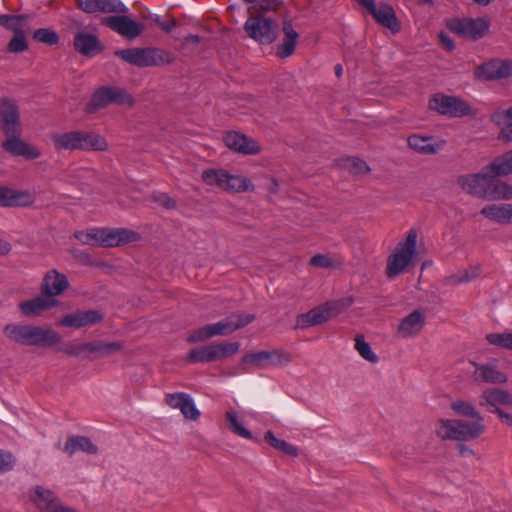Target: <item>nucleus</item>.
Wrapping results in <instances>:
<instances>
[{
    "label": "nucleus",
    "instance_id": "f257e3e1",
    "mask_svg": "<svg viewBox=\"0 0 512 512\" xmlns=\"http://www.w3.org/2000/svg\"><path fill=\"white\" fill-rule=\"evenodd\" d=\"M458 184L464 192L481 199H512V186L500 180L489 165L478 173L460 176Z\"/></svg>",
    "mask_w": 512,
    "mask_h": 512
},
{
    "label": "nucleus",
    "instance_id": "f03ea898",
    "mask_svg": "<svg viewBox=\"0 0 512 512\" xmlns=\"http://www.w3.org/2000/svg\"><path fill=\"white\" fill-rule=\"evenodd\" d=\"M3 332L10 341L24 346L47 347L57 344L61 339L51 328L30 324H7Z\"/></svg>",
    "mask_w": 512,
    "mask_h": 512
},
{
    "label": "nucleus",
    "instance_id": "7ed1b4c3",
    "mask_svg": "<svg viewBox=\"0 0 512 512\" xmlns=\"http://www.w3.org/2000/svg\"><path fill=\"white\" fill-rule=\"evenodd\" d=\"M485 430L484 419H440L436 424V434L443 440L472 441L479 438Z\"/></svg>",
    "mask_w": 512,
    "mask_h": 512
},
{
    "label": "nucleus",
    "instance_id": "20e7f679",
    "mask_svg": "<svg viewBox=\"0 0 512 512\" xmlns=\"http://www.w3.org/2000/svg\"><path fill=\"white\" fill-rule=\"evenodd\" d=\"M255 319L254 314L240 313L231 314L228 317L212 324L204 325L189 334L187 337L188 343H197L208 340L215 336H225L241 329Z\"/></svg>",
    "mask_w": 512,
    "mask_h": 512
},
{
    "label": "nucleus",
    "instance_id": "39448f33",
    "mask_svg": "<svg viewBox=\"0 0 512 512\" xmlns=\"http://www.w3.org/2000/svg\"><path fill=\"white\" fill-rule=\"evenodd\" d=\"M353 303L352 297L338 300L327 301L318 305L306 313L299 314L296 317V328L308 329L313 326L321 325L330 319L338 316L349 308Z\"/></svg>",
    "mask_w": 512,
    "mask_h": 512
},
{
    "label": "nucleus",
    "instance_id": "423d86ee",
    "mask_svg": "<svg viewBox=\"0 0 512 512\" xmlns=\"http://www.w3.org/2000/svg\"><path fill=\"white\" fill-rule=\"evenodd\" d=\"M418 234L415 229H410L404 241H401L395 247L394 252L387 259L386 275L388 278H394L407 271L413 264V258L416 255Z\"/></svg>",
    "mask_w": 512,
    "mask_h": 512
},
{
    "label": "nucleus",
    "instance_id": "0eeeda50",
    "mask_svg": "<svg viewBox=\"0 0 512 512\" xmlns=\"http://www.w3.org/2000/svg\"><path fill=\"white\" fill-rule=\"evenodd\" d=\"M202 180L207 185H215L230 193H242L254 190V185L245 176L232 175L225 170L208 169L202 173Z\"/></svg>",
    "mask_w": 512,
    "mask_h": 512
},
{
    "label": "nucleus",
    "instance_id": "6e6552de",
    "mask_svg": "<svg viewBox=\"0 0 512 512\" xmlns=\"http://www.w3.org/2000/svg\"><path fill=\"white\" fill-rule=\"evenodd\" d=\"M115 55L137 67L160 66L170 62L169 55L165 51L154 47L117 50Z\"/></svg>",
    "mask_w": 512,
    "mask_h": 512
},
{
    "label": "nucleus",
    "instance_id": "1a4fd4ad",
    "mask_svg": "<svg viewBox=\"0 0 512 512\" xmlns=\"http://www.w3.org/2000/svg\"><path fill=\"white\" fill-rule=\"evenodd\" d=\"M429 108L440 115L452 118L474 116L475 111L469 103L457 96L435 94L429 100Z\"/></svg>",
    "mask_w": 512,
    "mask_h": 512
},
{
    "label": "nucleus",
    "instance_id": "9d476101",
    "mask_svg": "<svg viewBox=\"0 0 512 512\" xmlns=\"http://www.w3.org/2000/svg\"><path fill=\"white\" fill-rule=\"evenodd\" d=\"M244 30L260 44H271L277 37L278 25L269 18L251 14L244 24Z\"/></svg>",
    "mask_w": 512,
    "mask_h": 512
},
{
    "label": "nucleus",
    "instance_id": "9b49d317",
    "mask_svg": "<svg viewBox=\"0 0 512 512\" xmlns=\"http://www.w3.org/2000/svg\"><path fill=\"white\" fill-rule=\"evenodd\" d=\"M111 103L132 106L133 98L121 88L102 87L93 94L91 100L86 105L85 111L91 114Z\"/></svg>",
    "mask_w": 512,
    "mask_h": 512
},
{
    "label": "nucleus",
    "instance_id": "f8f14e48",
    "mask_svg": "<svg viewBox=\"0 0 512 512\" xmlns=\"http://www.w3.org/2000/svg\"><path fill=\"white\" fill-rule=\"evenodd\" d=\"M291 355L280 349L262 350L243 356L242 363L258 368L278 367L291 362Z\"/></svg>",
    "mask_w": 512,
    "mask_h": 512
},
{
    "label": "nucleus",
    "instance_id": "ddd939ff",
    "mask_svg": "<svg viewBox=\"0 0 512 512\" xmlns=\"http://www.w3.org/2000/svg\"><path fill=\"white\" fill-rule=\"evenodd\" d=\"M448 28L459 36L477 40L485 36L489 22L483 18L452 19L448 22Z\"/></svg>",
    "mask_w": 512,
    "mask_h": 512
},
{
    "label": "nucleus",
    "instance_id": "4468645a",
    "mask_svg": "<svg viewBox=\"0 0 512 512\" xmlns=\"http://www.w3.org/2000/svg\"><path fill=\"white\" fill-rule=\"evenodd\" d=\"M121 14L103 17L101 24L126 39H135L140 36L144 29L143 25L125 15L126 13Z\"/></svg>",
    "mask_w": 512,
    "mask_h": 512
},
{
    "label": "nucleus",
    "instance_id": "2eb2a0df",
    "mask_svg": "<svg viewBox=\"0 0 512 512\" xmlns=\"http://www.w3.org/2000/svg\"><path fill=\"white\" fill-rule=\"evenodd\" d=\"M475 77L482 80H500L512 77V60L492 59L476 67Z\"/></svg>",
    "mask_w": 512,
    "mask_h": 512
},
{
    "label": "nucleus",
    "instance_id": "dca6fc26",
    "mask_svg": "<svg viewBox=\"0 0 512 512\" xmlns=\"http://www.w3.org/2000/svg\"><path fill=\"white\" fill-rule=\"evenodd\" d=\"M139 239V233L127 228L102 227L100 246L105 248L118 247L128 243L137 242Z\"/></svg>",
    "mask_w": 512,
    "mask_h": 512
},
{
    "label": "nucleus",
    "instance_id": "f3484780",
    "mask_svg": "<svg viewBox=\"0 0 512 512\" xmlns=\"http://www.w3.org/2000/svg\"><path fill=\"white\" fill-rule=\"evenodd\" d=\"M0 123L4 135L21 133L19 109L14 101L7 98L0 101Z\"/></svg>",
    "mask_w": 512,
    "mask_h": 512
},
{
    "label": "nucleus",
    "instance_id": "a211bd4d",
    "mask_svg": "<svg viewBox=\"0 0 512 512\" xmlns=\"http://www.w3.org/2000/svg\"><path fill=\"white\" fill-rule=\"evenodd\" d=\"M21 133L5 134L6 140L2 148L13 156H22L27 160H34L41 156V151L34 145L28 144L20 137Z\"/></svg>",
    "mask_w": 512,
    "mask_h": 512
},
{
    "label": "nucleus",
    "instance_id": "6ab92c4d",
    "mask_svg": "<svg viewBox=\"0 0 512 512\" xmlns=\"http://www.w3.org/2000/svg\"><path fill=\"white\" fill-rule=\"evenodd\" d=\"M76 4L79 9L88 14L128 12V8L120 0H76Z\"/></svg>",
    "mask_w": 512,
    "mask_h": 512
},
{
    "label": "nucleus",
    "instance_id": "aec40b11",
    "mask_svg": "<svg viewBox=\"0 0 512 512\" xmlns=\"http://www.w3.org/2000/svg\"><path fill=\"white\" fill-rule=\"evenodd\" d=\"M165 403L173 409H179L188 420L196 421L201 415L193 398L184 392L166 394Z\"/></svg>",
    "mask_w": 512,
    "mask_h": 512
},
{
    "label": "nucleus",
    "instance_id": "412c9836",
    "mask_svg": "<svg viewBox=\"0 0 512 512\" xmlns=\"http://www.w3.org/2000/svg\"><path fill=\"white\" fill-rule=\"evenodd\" d=\"M103 315L97 310L76 311L66 314L58 325L73 329H80L100 323Z\"/></svg>",
    "mask_w": 512,
    "mask_h": 512
},
{
    "label": "nucleus",
    "instance_id": "4be33fe9",
    "mask_svg": "<svg viewBox=\"0 0 512 512\" xmlns=\"http://www.w3.org/2000/svg\"><path fill=\"white\" fill-rule=\"evenodd\" d=\"M29 499L38 512H53L61 503L57 495L50 489L36 485L29 491Z\"/></svg>",
    "mask_w": 512,
    "mask_h": 512
},
{
    "label": "nucleus",
    "instance_id": "5701e85b",
    "mask_svg": "<svg viewBox=\"0 0 512 512\" xmlns=\"http://www.w3.org/2000/svg\"><path fill=\"white\" fill-rule=\"evenodd\" d=\"M79 151L105 152L109 145L104 136L95 130L77 129Z\"/></svg>",
    "mask_w": 512,
    "mask_h": 512
},
{
    "label": "nucleus",
    "instance_id": "b1692460",
    "mask_svg": "<svg viewBox=\"0 0 512 512\" xmlns=\"http://www.w3.org/2000/svg\"><path fill=\"white\" fill-rule=\"evenodd\" d=\"M224 143L229 149L245 155L257 154L260 151L255 140L234 131L228 132L224 136Z\"/></svg>",
    "mask_w": 512,
    "mask_h": 512
},
{
    "label": "nucleus",
    "instance_id": "393cba45",
    "mask_svg": "<svg viewBox=\"0 0 512 512\" xmlns=\"http://www.w3.org/2000/svg\"><path fill=\"white\" fill-rule=\"evenodd\" d=\"M69 286L67 277L57 270H50L46 273L42 282V294L53 298L62 294Z\"/></svg>",
    "mask_w": 512,
    "mask_h": 512
},
{
    "label": "nucleus",
    "instance_id": "a878e982",
    "mask_svg": "<svg viewBox=\"0 0 512 512\" xmlns=\"http://www.w3.org/2000/svg\"><path fill=\"white\" fill-rule=\"evenodd\" d=\"M408 146L424 155L437 154L445 145L444 140L434 141L432 137L413 134L407 138Z\"/></svg>",
    "mask_w": 512,
    "mask_h": 512
},
{
    "label": "nucleus",
    "instance_id": "bb28decb",
    "mask_svg": "<svg viewBox=\"0 0 512 512\" xmlns=\"http://www.w3.org/2000/svg\"><path fill=\"white\" fill-rule=\"evenodd\" d=\"M74 48L80 54L90 57L101 52L103 49L99 38L86 31H80L75 34Z\"/></svg>",
    "mask_w": 512,
    "mask_h": 512
},
{
    "label": "nucleus",
    "instance_id": "cd10ccee",
    "mask_svg": "<svg viewBox=\"0 0 512 512\" xmlns=\"http://www.w3.org/2000/svg\"><path fill=\"white\" fill-rule=\"evenodd\" d=\"M58 304L54 298L47 297L46 295L37 296L31 300L19 303V309L26 317L39 316L44 311H47Z\"/></svg>",
    "mask_w": 512,
    "mask_h": 512
},
{
    "label": "nucleus",
    "instance_id": "c85d7f7f",
    "mask_svg": "<svg viewBox=\"0 0 512 512\" xmlns=\"http://www.w3.org/2000/svg\"><path fill=\"white\" fill-rule=\"evenodd\" d=\"M424 322V313L420 310H414L400 321L397 332L403 338L414 337L421 332Z\"/></svg>",
    "mask_w": 512,
    "mask_h": 512
},
{
    "label": "nucleus",
    "instance_id": "c756f323",
    "mask_svg": "<svg viewBox=\"0 0 512 512\" xmlns=\"http://www.w3.org/2000/svg\"><path fill=\"white\" fill-rule=\"evenodd\" d=\"M370 14L381 26L389 29L393 33L399 32L400 23L391 5L379 4L378 6L374 7Z\"/></svg>",
    "mask_w": 512,
    "mask_h": 512
},
{
    "label": "nucleus",
    "instance_id": "7c9ffc66",
    "mask_svg": "<svg viewBox=\"0 0 512 512\" xmlns=\"http://www.w3.org/2000/svg\"><path fill=\"white\" fill-rule=\"evenodd\" d=\"M30 16L21 15H0V26L13 32V35H28L30 32Z\"/></svg>",
    "mask_w": 512,
    "mask_h": 512
},
{
    "label": "nucleus",
    "instance_id": "2f4dec72",
    "mask_svg": "<svg viewBox=\"0 0 512 512\" xmlns=\"http://www.w3.org/2000/svg\"><path fill=\"white\" fill-rule=\"evenodd\" d=\"M490 119L500 128L498 138L505 142H512V107L495 110Z\"/></svg>",
    "mask_w": 512,
    "mask_h": 512
},
{
    "label": "nucleus",
    "instance_id": "473e14b6",
    "mask_svg": "<svg viewBox=\"0 0 512 512\" xmlns=\"http://www.w3.org/2000/svg\"><path fill=\"white\" fill-rule=\"evenodd\" d=\"M63 451L69 456L80 451L89 455H95L98 453V447L88 437L71 435L67 438Z\"/></svg>",
    "mask_w": 512,
    "mask_h": 512
},
{
    "label": "nucleus",
    "instance_id": "72a5a7b5",
    "mask_svg": "<svg viewBox=\"0 0 512 512\" xmlns=\"http://www.w3.org/2000/svg\"><path fill=\"white\" fill-rule=\"evenodd\" d=\"M480 213L491 221L500 224H512L511 204H490L484 206Z\"/></svg>",
    "mask_w": 512,
    "mask_h": 512
},
{
    "label": "nucleus",
    "instance_id": "f704fd0d",
    "mask_svg": "<svg viewBox=\"0 0 512 512\" xmlns=\"http://www.w3.org/2000/svg\"><path fill=\"white\" fill-rule=\"evenodd\" d=\"M51 141L56 151H79L77 129L51 134Z\"/></svg>",
    "mask_w": 512,
    "mask_h": 512
},
{
    "label": "nucleus",
    "instance_id": "c9c22d12",
    "mask_svg": "<svg viewBox=\"0 0 512 512\" xmlns=\"http://www.w3.org/2000/svg\"><path fill=\"white\" fill-rule=\"evenodd\" d=\"M33 203V197L30 193L0 187V206H28Z\"/></svg>",
    "mask_w": 512,
    "mask_h": 512
},
{
    "label": "nucleus",
    "instance_id": "e433bc0d",
    "mask_svg": "<svg viewBox=\"0 0 512 512\" xmlns=\"http://www.w3.org/2000/svg\"><path fill=\"white\" fill-rule=\"evenodd\" d=\"M479 404L481 406H490L492 407L491 409L498 408L497 405L499 404L512 406V394L498 388L486 389L481 394Z\"/></svg>",
    "mask_w": 512,
    "mask_h": 512
},
{
    "label": "nucleus",
    "instance_id": "4c0bfd02",
    "mask_svg": "<svg viewBox=\"0 0 512 512\" xmlns=\"http://www.w3.org/2000/svg\"><path fill=\"white\" fill-rule=\"evenodd\" d=\"M283 33V43L277 48V55L280 58H286L293 54L298 39V33L293 29L290 21L283 23Z\"/></svg>",
    "mask_w": 512,
    "mask_h": 512
},
{
    "label": "nucleus",
    "instance_id": "58836bf2",
    "mask_svg": "<svg viewBox=\"0 0 512 512\" xmlns=\"http://www.w3.org/2000/svg\"><path fill=\"white\" fill-rule=\"evenodd\" d=\"M475 375L477 379L480 378L487 383H505L507 381L506 375L491 364L476 365Z\"/></svg>",
    "mask_w": 512,
    "mask_h": 512
},
{
    "label": "nucleus",
    "instance_id": "ea45409f",
    "mask_svg": "<svg viewBox=\"0 0 512 512\" xmlns=\"http://www.w3.org/2000/svg\"><path fill=\"white\" fill-rule=\"evenodd\" d=\"M212 361H218L228 358L239 351L240 343L238 342H220L210 343Z\"/></svg>",
    "mask_w": 512,
    "mask_h": 512
},
{
    "label": "nucleus",
    "instance_id": "a19ab883",
    "mask_svg": "<svg viewBox=\"0 0 512 512\" xmlns=\"http://www.w3.org/2000/svg\"><path fill=\"white\" fill-rule=\"evenodd\" d=\"M489 168L499 177L512 174V150L496 157L489 164Z\"/></svg>",
    "mask_w": 512,
    "mask_h": 512
},
{
    "label": "nucleus",
    "instance_id": "79ce46f5",
    "mask_svg": "<svg viewBox=\"0 0 512 512\" xmlns=\"http://www.w3.org/2000/svg\"><path fill=\"white\" fill-rule=\"evenodd\" d=\"M122 345L119 342H88L89 354H96L99 357L108 356L114 352L121 350Z\"/></svg>",
    "mask_w": 512,
    "mask_h": 512
},
{
    "label": "nucleus",
    "instance_id": "37998d69",
    "mask_svg": "<svg viewBox=\"0 0 512 512\" xmlns=\"http://www.w3.org/2000/svg\"><path fill=\"white\" fill-rule=\"evenodd\" d=\"M451 409L458 415L463 417L471 418L476 421L479 419H484L481 414L477 411L475 406L465 400H455L450 405Z\"/></svg>",
    "mask_w": 512,
    "mask_h": 512
},
{
    "label": "nucleus",
    "instance_id": "c03bdc74",
    "mask_svg": "<svg viewBox=\"0 0 512 512\" xmlns=\"http://www.w3.org/2000/svg\"><path fill=\"white\" fill-rule=\"evenodd\" d=\"M59 351L81 359H85L89 356L88 342L69 341L63 343Z\"/></svg>",
    "mask_w": 512,
    "mask_h": 512
},
{
    "label": "nucleus",
    "instance_id": "a18cd8bd",
    "mask_svg": "<svg viewBox=\"0 0 512 512\" xmlns=\"http://www.w3.org/2000/svg\"><path fill=\"white\" fill-rule=\"evenodd\" d=\"M225 418L227 426L232 433L244 439H252V433L243 426L235 412L227 411Z\"/></svg>",
    "mask_w": 512,
    "mask_h": 512
},
{
    "label": "nucleus",
    "instance_id": "49530a36",
    "mask_svg": "<svg viewBox=\"0 0 512 512\" xmlns=\"http://www.w3.org/2000/svg\"><path fill=\"white\" fill-rule=\"evenodd\" d=\"M264 439L270 446L283 452L284 454L292 457L298 456V449L295 446L291 445L285 440L276 438V436L271 431H268L265 434Z\"/></svg>",
    "mask_w": 512,
    "mask_h": 512
},
{
    "label": "nucleus",
    "instance_id": "de8ad7c7",
    "mask_svg": "<svg viewBox=\"0 0 512 512\" xmlns=\"http://www.w3.org/2000/svg\"><path fill=\"white\" fill-rule=\"evenodd\" d=\"M186 361L189 363L213 362L210 344L203 345L190 350V352L186 356Z\"/></svg>",
    "mask_w": 512,
    "mask_h": 512
},
{
    "label": "nucleus",
    "instance_id": "09e8293b",
    "mask_svg": "<svg viewBox=\"0 0 512 512\" xmlns=\"http://www.w3.org/2000/svg\"><path fill=\"white\" fill-rule=\"evenodd\" d=\"M101 228L76 231L74 237L84 245L100 246Z\"/></svg>",
    "mask_w": 512,
    "mask_h": 512
},
{
    "label": "nucleus",
    "instance_id": "8fccbe9b",
    "mask_svg": "<svg viewBox=\"0 0 512 512\" xmlns=\"http://www.w3.org/2000/svg\"><path fill=\"white\" fill-rule=\"evenodd\" d=\"M355 349L359 353V355L366 361L370 363L378 362V356L372 351L370 344L365 341L362 335L356 336Z\"/></svg>",
    "mask_w": 512,
    "mask_h": 512
},
{
    "label": "nucleus",
    "instance_id": "3c124183",
    "mask_svg": "<svg viewBox=\"0 0 512 512\" xmlns=\"http://www.w3.org/2000/svg\"><path fill=\"white\" fill-rule=\"evenodd\" d=\"M489 344L503 349L512 350V330L503 333H490L486 335Z\"/></svg>",
    "mask_w": 512,
    "mask_h": 512
},
{
    "label": "nucleus",
    "instance_id": "603ef678",
    "mask_svg": "<svg viewBox=\"0 0 512 512\" xmlns=\"http://www.w3.org/2000/svg\"><path fill=\"white\" fill-rule=\"evenodd\" d=\"M480 274V268L478 266L471 267L467 270H462L448 278V283L457 285L461 283L471 282L477 278Z\"/></svg>",
    "mask_w": 512,
    "mask_h": 512
},
{
    "label": "nucleus",
    "instance_id": "864d4df0",
    "mask_svg": "<svg viewBox=\"0 0 512 512\" xmlns=\"http://www.w3.org/2000/svg\"><path fill=\"white\" fill-rule=\"evenodd\" d=\"M344 167L354 175H364L370 171L367 163L356 157H350L345 159Z\"/></svg>",
    "mask_w": 512,
    "mask_h": 512
},
{
    "label": "nucleus",
    "instance_id": "5fc2aeb1",
    "mask_svg": "<svg viewBox=\"0 0 512 512\" xmlns=\"http://www.w3.org/2000/svg\"><path fill=\"white\" fill-rule=\"evenodd\" d=\"M33 39L37 42L48 44V45H54L57 44L59 41V37L57 33L53 30L47 29V28H41L33 33Z\"/></svg>",
    "mask_w": 512,
    "mask_h": 512
},
{
    "label": "nucleus",
    "instance_id": "6e6d98bb",
    "mask_svg": "<svg viewBox=\"0 0 512 512\" xmlns=\"http://www.w3.org/2000/svg\"><path fill=\"white\" fill-rule=\"evenodd\" d=\"M28 49L27 35H13L7 44V50L11 53H22Z\"/></svg>",
    "mask_w": 512,
    "mask_h": 512
},
{
    "label": "nucleus",
    "instance_id": "4d7b16f0",
    "mask_svg": "<svg viewBox=\"0 0 512 512\" xmlns=\"http://www.w3.org/2000/svg\"><path fill=\"white\" fill-rule=\"evenodd\" d=\"M310 265L317 268H332L338 263L326 254H317L310 259Z\"/></svg>",
    "mask_w": 512,
    "mask_h": 512
},
{
    "label": "nucleus",
    "instance_id": "13d9d810",
    "mask_svg": "<svg viewBox=\"0 0 512 512\" xmlns=\"http://www.w3.org/2000/svg\"><path fill=\"white\" fill-rule=\"evenodd\" d=\"M15 458L9 452L0 450V473H5L13 469Z\"/></svg>",
    "mask_w": 512,
    "mask_h": 512
},
{
    "label": "nucleus",
    "instance_id": "bf43d9fd",
    "mask_svg": "<svg viewBox=\"0 0 512 512\" xmlns=\"http://www.w3.org/2000/svg\"><path fill=\"white\" fill-rule=\"evenodd\" d=\"M153 200L166 209H174L176 207V201L166 193H155Z\"/></svg>",
    "mask_w": 512,
    "mask_h": 512
},
{
    "label": "nucleus",
    "instance_id": "052dcab7",
    "mask_svg": "<svg viewBox=\"0 0 512 512\" xmlns=\"http://www.w3.org/2000/svg\"><path fill=\"white\" fill-rule=\"evenodd\" d=\"M281 4L280 0H260L258 12L277 11Z\"/></svg>",
    "mask_w": 512,
    "mask_h": 512
},
{
    "label": "nucleus",
    "instance_id": "680f3d73",
    "mask_svg": "<svg viewBox=\"0 0 512 512\" xmlns=\"http://www.w3.org/2000/svg\"><path fill=\"white\" fill-rule=\"evenodd\" d=\"M280 189V184L277 179L269 178V183L267 185L268 197L272 198L277 195Z\"/></svg>",
    "mask_w": 512,
    "mask_h": 512
},
{
    "label": "nucleus",
    "instance_id": "e2e57ef3",
    "mask_svg": "<svg viewBox=\"0 0 512 512\" xmlns=\"http://www.w3.org/2000/svg\"><path fill=\"white\" fill-rule=\"evenodd\" d=\"M489 411L496 413L505 424L512 427V414L506 413L500 408L490 409Z\"/></svg>",
    "mask_w": 512,
    "mask_h": 512
},
{
    "label": "nucleus",
    "instance_id": "0e129e2a",
    "mask_svg": "<svg viewBox=\"0 0 512 512\" xmlns=\"http://www.w3.org/2000/svg\"><path fill=\"white\" fill-rule=\"evenodd\" d=\"M439 38H440L442 46L446 50L451 51V50L454 49V42H453V40L447 34L441 33L439 35Z\"/></svg>",
    "mask_w": 512,
    "mask_h": 512
},
{
    "label": "nucleus",
    "instance_id": "69168bd1",
    "mask_svg": "<svg viewBox=\"0 0 512 512\" xmlns=\"http://www.w3.org/2000/svg\"><path fill=\"white\" fill-rule=\"evenodd\" d=\"M458 451H459V454L463 457H469V456L475 455V452L471 448H469L468 446H466L464 444H460L458 446Z\"/></svg>",
    "mask_w": 512,
    "mask_h": 512
},
{
    "label": "nucleus",
    "instance_id": "338daca9",
    "mask_svg": "<svg viewBox=\"0 0 512 512\" xmlns=\"http://www.w3.org/2000/svg\"><path fill=\"white\" fill-rule=\"evenodd\" d=\"M178 25L176 19L172 18L169 22H165L161 24V29L166 33H170L174 27Z\"/></svg>",
    "mask_w": 512,
    "mask_h": 512
},
{
    "label": "nucleus",
    "instance_id": "774afa93",
    "mask_svg": "<svg viewBox=\"0 0 512 512\" xmlns=\"http://www.w3.org/2000/svg\"><path fill=\"white\" fill-rule=\"evenodd\" d=\"M11 251V244L0 239V255H7Z\"/></svg>",
    "mask_w": 512,
    "mask_h": 512
}]
</instances>
